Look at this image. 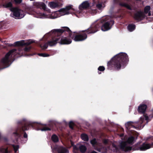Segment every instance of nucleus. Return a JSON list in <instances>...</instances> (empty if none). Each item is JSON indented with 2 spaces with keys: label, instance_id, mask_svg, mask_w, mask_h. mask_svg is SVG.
I'll use <instances>...</instances> for the list:
<instances>
[{
  "label": "nucleus",
  "instance_id": "39",
  "mask_svg": "<svg viewBox=\"0 0 153 153\" xmlns=\"http://www.w3.org/2000/svg\"><path fill=\"white\" fill-rule=\"evenodd\" d=\"M148 13V16H150L151 15V11H149Z\"/></svg>",
  "mask_w": 153,
  "mask_h": 153
},
{
  "label": "nucleus",
  "instance_id": "15",
  "mask_svg": "<svg viewBox=\"0 0 153 153\" xmlns=\"http://www.w3.org/2000/svg\"><path fill=\"white\" fill-rule=\"evenodd\" d=\"M145 16L141 10L136 11L134 15V18L136 20L141 21L145 18Z\"/></svg>",
  "mask_w": 153,
  "mask_h": 153
},
{
  "label": "nucleus",
  "instance_id": "2",
  "mask_svg": "<svg viewBox=\"0 0 153 153\" xmlns=\"http://www.w3.org/2000/svg\"><path fill=\"white\" fill-rule=\"evenodd\" d=\"M129 61L128 55L125 53H121L112 58L107 63V69L119 71L124 68Z\"/></svg>",
  "mask_w": 153,
  "mask_h": 153
},
{
  "label": "nucleus",
  "instance_id": "26",
  "mask_svg": "<svg viewBox=\"0 0 153 153\" xmlns=\"http://www.w3.org/2000/svg\"><path fill=\"white\" fill-rule=\"evenodd\" d=\"M119 5L120 6H121L126 7L129 10H131V8L130 6L129 5L126 3L123 2H120L119 3Z\"/></svg>",
  "mask_w": 153,
  "mask_h": 153
},
{
  "label": "nucleus",
  "instance_id": "22",
  "mask_svg": "<svg viewBox=\"0 0 153 153\" xmlns=\"http://www.w3.org/2000/svg\"><path fill=\"white\" fill-rule=\"evenodd\" d=\"M58 153H69L68 149L62 146L59 147L57 149Z\"/></svg>",
  "mask_w": 153,
  "mask_h": 153
},
{
  "label": "nucleus",
  "instance_id": "32",
  "mask_svg": "<svg viewBox=\"0 0 153 153\" xmlns=\"http://www.w3.org/2000/svg\"><path fill=\"white\" fill-rule=\"evenodd\" d=\"M105 70V67L103 66H100L98 68V70L100 71H103Z\"/></svg>",
  "mask_w": 153,
  "mask_h": 153
},
{
  "label": "nucleus",
  "instance_id": "41",
  "mask_svg": "<svg viewBox=\"0 0 153 153\" xmlns=\"http://www.w3.org/2000/svg\"><path fill=\"white\" fill-rule=\"evenodd\" d=\"M98 72V74H101V72Z\"/></svg>",
  "mask_w": 153,
  "mask_h": 153
},
{
  "label": "nucleus",
  "instance_id": "43",
  "mask_svg": "<svg viewBox=\"0 0 153 153\" xmlns=\"http://www.w3.org/2000/svg\"><path fill=\"white\" fill-rule=\"evenodd\" d=\"M43 15H44V13H43Z\"/></svg>",
  "mask_w": 153,
  "mask_h": 153
},
{
  "label": "nucleus",
  "instance_id": "12",
  "mask_svg": "<svg viewBox=\"0 0 153 153\" xmlns=\"http://www.w3.org/2000/svg\"><path fill=\"white\" fill-rule=\"evenodd\" d=\"M90 143L92 146L94 147V149L99 152L101 151L102 153H105L107 152V149L106 148L101 146V147H98V143L96 138H94L90 141Z\"/></svg>",
  "mask_w": 153,
  "mask_h": 153
},
{
  "label": "nucleus",
  "instance_id": "7",
  "mask_svg": "<svg viewBox=\"0 0 153 153\" xmlns=\"http://www.w3.org/2000/svg\"><path fill=\"white\" fill-rule=\"evenodd\" d=\"M19 148V146L18 145L10 144L8 146H2L0 147V153H11L13 149L15 152L16 153Z\"/></svg>",
  "mask_w": 153,
  "mask_h": 153
},
{
  "label": "nucleus",
  "instance_id": "8",
  "mask_svg": "<svg viewBox=\"0 0 153 153\" xmlns=\"http://www.w3.org/2000/svg\"><path fill=\"white\" fill-rule=\"evenodd\" d=\"M34 42L33 41L29 40L25 42L24 40H22L21 41H17L15 42L14 45L16 46H25V47L23 48V50L27 52L30 51L31 48V47H28V46Z\"/></svg>",
  "mask_w": 153,
  "mask_h": 153
},
{
  "label": "nucleus",
  "instance_id": "27",
  "mask_svg": "<svg viewBox=\"0 0 153 153\" xmlns=\"http://www.w3.org/2000/svg\"><path fill=\"white\" fill-rule=\"evenodd\" d=\"M81 137L82 140L85 141H88V137L87 135L86 134H81Z\"/></svg>",
  "mask_w": 153,
  "mask_h": 153
},
{
  "label": "nucleus",
  "instance_id": "16",
  "mask_svg": "<svg viewBox=\"0 0 153 153\" xmlns=\"http://www.w3.org/2000/svg\"><path fill=\"white\" fill-rule=\"evenodd\" d=\"M72 9V8L71 5L68 6L65 8L61 9L58 11L60 13L62 14V15L68 14L69 13L68 11Z\"/></svg>",
  "mask_w": 153,
  "mask_h": 153
},
{
  "label": "nucleus",
  "instance_id": "11",
  "mask_svg": "<svg viewBox=\"0 0 153 153\" xmlns=\"http://www.w3.org/2000/svg\"><path fill=\"white\" fill-rule=\"evenodd\" d=\"M152 146H153V143L151 144L143 143L141 145H140V143H138L134 146L133 148L135 150L138 149L140 150V151H144L150 148Z\"/></svg>",
  "mask_w": 153,
  "mask_h": 153
},
{
  "label": "nucleus",
  "instance_id": "28",
  "mask_svg": "<svg viewBox=\"0 0 153 153\" xmlns=\"http://www.w3.org/2000/svg\"><path fill=\"white\" fill-rule=\"evenodd\" d=\"M150 7L149 6H146L144 9V13H145L147 14L149 11H150Z\"/></svg>",
  "mask_w": 153,
  "mask_h": 153
},
{
  "label": "nucleus",
  "instance_id": "20",
  "mask_svg": "<svg viewBox=\"0 0 153 153\" xmlns=\"http://www.w3.org/2000/svg\"><path fill=\"white\" fill-rule=\"evenodd\" d=\"M48 5L51 8L53 9L61 7L62 4L60 2H51L49 3Z\"/></svg>",
  "mask_w": 153,
  "mask_h": 153
},
{
  "label": "nucleus",
  "instance_id": "23",
  "mask_svg": "<svg viewBox=\"0 0 153 153\" xmlns=\"http://www.w3.org/2000/svg\"><path fill=\"white\" fill-rule=\"evenodd\" d=\"M128 30L130 32H132L136 28V25L134 24H128L127 27Z\"/></svg>",
  "mask_w": 153,
  "mask_h": 153
},
{
  "label": "nucleus",
  "instance_id": "17",
  "mask_svg": "<svg viewBox=\"0 0 153 153\" xmlns=\"http://www.w3.org/2000/svg\"><path fill=\"white\" fill-rule=\"evenodd\" d=\"M33 5L37 8L43 9L44 10H46V6L43 2H34L33 3Z\"/></svg>",
  "mask_w": 153,
  "mask_h": 153
},
{
  "label": "nucleus",
  "instance_id": "37",
  "mask_svg": "<svg viewBox=\"0 0 153 153\" xmlns=\"http://www.w3.org/2000/svg\"><path fill=\"white\" fill-rule=\"evenodd\" d=\"M71 146H72L73 147V152H74V146H77L78 144H77V145H75L74 144V143L73 142H71Z\"/></svg>",
  "mask_w": 153,
  "mask_h": 153
},
{
  "label": "nucleus",
  "instance_id": "29",
  "mask_svg": "<svg viewBox=\"0 0 153 153\" xmlns=\"http://www.w3.org/2000/svg\"><path fill=\"white\" fill-rule=\"evenodd\" d=\"M38 55L40 56L43 57H48L50 56L49 54L45 53H39Z\"/></svg>",
  "mask_w": 153,
  "mask_h": 153
},
{
  "label": "nucleus",
  "instance_id": "38",
  "mask_svg": "<svg viewBox=\"0 0 153 153\" xmlns=\"http://www.w3.org/2000/svg\"><path fill=\"white\" fill-rule=\"evenodd\" d=\"M120 136L121 137H123L124 136V134L123 133H121L120 135Z\"/></svg>",
  "mask_w": 153,
  "mask_h": 153
},
{
  "label": "nucleus",
  "instance_id": "21",
  "mask_svg": "<svg viewBox=\"0 0 153 153\" xmlns=\"http://www.w3.org/2000/svg\"><path fill=\"white\" fill-rule=\"evenodd\" d=\"M89 4L87 1L83 2L79 7L80 10H82L83 9H86L89 7Z\"/></svg>",
  "mask_w": 153,
  "mask_h": 153
},
{
  "label": "nucleus",
  "instance_id": "36",
  "mask_svg": "<svg viewBox=\"0 0 153 153\" xmlns=\"http://www.w3.org/2000/svg\"><path fill=\"white\" fill-rule=\"evenodd\" d=\"M103 142L105 144H107L108 143V140L107 139H105L104 140Z\"/></svg>",
  "mask_w": 153,
  "mask_h": 153
},
{
  "label": "nucleus",
  "instance_id": "42",
  "mask_svg": "<svg viewBox=\"0 0 153 153\" xmlns=\"http://www.w3.org/2000/svg\"><path fill=\"white\" fill-rule=\"evenodd\" d=\"M1 134H0V139H1Z\"/></svg>",
  "mask_w": 153,
  "mask_h": 153
},
{
  "label": "nucleus",
  "instance_id": "19",
  "mask_svg": "<svg viewBox=\"0 0 153 153\" xmlns=\"http://www.w3.org/2000/svg\"><path fill=\"white\" fill-rule=\"evenodd\" d=\"M147 108L146 105L145 104H140L138 108V112L140 114H144Z\"/></svg>",
  "mask_w": 153,
  "mask_h": 153
},
{
  "label": "nucleus",
  "instance_id": "6",
  "mask_svg": "<svg viewBox=\"0 0 153 153\" xmlns=\"http://www.w3.org/2000/svg\"><path fill=\"white\" fill-rule=\"evenodd\" d=\"M135 139V138L133 136H131L128 138L127 142H122L120 144V149L122 150L125 152H128L131 150H136V149L135 150L134 148H133V147L138 143H140V145H142V144H141V142H138L137 144L133 146L132 147L128 146L127 145V143L129 144H133L134 143V142ZM137 150H138V149Z\"/></svg>",
  "mask_w": 153,
  "mask_h": 153
},
{
  "label": "nucleus",
  "instance_id": "31",
  "mask_svg": "<svg viewBox=\"0 0 153 153\" xmlns=\"http://www.w3.org/2000/svg\"><path fill=\"white\" fill-rule=\"evenodd\" d=\"M74 123L72 121H70L69 123V128L71 129H74Z\"/></svg>",
  "mask_w": 153,
  "mask_h": 153
},
{
  "label": "nucleus",
  "instance_id": "33",
  "mask_svg": "<svg viewBox=\"0 0 153 153\" xmlns=\"http://www.w3.org/2000/svg\"><path fill=\"white\" fill-rule=\"evenodd\" d=\"M97 7L99 10H100L102 7V3H98L96 5Z\"/></svg>",
  "mask_w": 153,
  "mask_h": 153
},
{
  "label": "nucleus",
  "instance_id": "40",
  "mask_svg": "<svg viewBox=\"0 0 153 153\" xmlns=\"http://www.w3.org/2000/svg\"><path fill=\"white\" fill-rule=\"evenodd\" d=\"M120 129H121V131H124V129H123V128H121Z\"/></svg>",
  "mask_w": 153,
  "mask_h": 153
},
{
  "label": "nucleus",
  "instance_id": "9",
  "mask_svg": "<svg viewBox=\"0 0 153 153\" xmlns=\"http://www.w3.org/2000/svg\"><path fill=\"white\" fill-rule=\"evenodd\" d=\"M142 123V121L139 122L138 121H128L125 124V126L126 129L128 131H129L131 128L138 129L141 127Z\"/></svg>",
  "mask_w": 153,
  "mask_h": 153
},
{
  "label": "nucleus",
  "instance_id": "3",
  "mask_svg": "<svg viewBox=\"0 0 153 153\" xmlns=\"http://www.w3.org/2000/svg\"><path fill=\"white\" fill-rule=\"evenodd\" d=\"M56 35H58V42L61 45H68L72 42L71 39H74L76 36L72 35L71 31L68 27H64L61 29L54 30Z\"/></svg>",
  "mask_w": 153,
  "mask_h": 153
},
{
  "label": "nucleus",
  "instance_id": "5",
  "mask_svg": "<svg viewBox=\"0 0 153 153\" xmlns=\"http://www.w3.org/2000/svg\"><path fill=\"white\" fill-rule=\"evenodd\" d=\"M16 53L19 55H20L23 53L22 50L20 49L17 51L16 49H13L10 51L5 55L4 57L2 58L0 62V69H3L1 68V65L5 67L4 68L8 67L11 63V59L13 55Z\"/></svg>",
  "mask_w": 153,
  "mask_h": 153
},
{
  "label": "nucleus",
  "instance_id": "30",
  "mask_svg": "<svg viewBox=\"0 0 153 153\" xmlns=\"http://www.w3.org/2000/svg\"><path fill=\"white\" fill-rule=\"evenodd\" d=\"M153 118V109L152 110V114L150 115L149 117H145V120H150L151 119Z\"/></svg>",
  "mask_w": 153,
  "mask_h": 153
},
{
  "label": "nucleus",
  "instance_id": "10",
  "mask_svg": "<svg viewBox=\"0 0 153 153\" xmlns=\"http://www.w3.org/2000/svg\"><path fill=\"white\" fill-rule=\"evenodd\" d=\"M97 22L101 23L102 25L100 27L102 30L103 31H106L110 30L112 26L114 23V21L112 19H110L105 22L104 23H103L101 20L98 21Z\"/></svg>",
  "mask_w": 153,
  "mask_h": 153
},
{
  "label": "nucleus",
  "instance_id": "34",
  "mask_svg": "<svg viewBox=\"0 0 153 153\" xmlns=\"http://www.w3.org/2000/svg\"><path fill=\"white\" fill-rule=\"evenodd\" d=\"M22 0H14V1L16 4H19L22 2Z\"/></svg>",
  "mask_w": 153,
  "mask_h": 153
},
{
  "label": "nucleus",
  "instance_id": "13",
  "mask_svg": "<svg viewBox=\"0 0 153 153\" xmlns=\"http://www.w3.org/2000/svg\"><path fill=\"white\" fill-rule=\"evenodd\" d=\"M12 11L13 12V15L16 19H21L25 16L24 12L19 8H13Z\"/></svg>",
  "mask_w": 153,
  "mask_h": 153
},
{
  "label": "nucleus",
  "instance_id": "4",
  "mask_svg": "<svg viewBox=\"0 0 153 153\" xmlns=\"http://www.w3.org/2000/svg\"><path fill=\"white\" fill-rule=\"evenodd\" d=\"M101 23L97 22L93 24L88 29L82 31V33L76 35L74 40L75 41H81L85 40L87 37V34H94L98 30L101 26Z\"/></svg>",
  "mask_w": 153,
  "mask_h": 153
},
{
  "label": "nucleus",
  "instance_id": "1",
  "mask_svg": "<svg viewBox=\"0 0 153 153\" xmlns=\"http://www.w3.org/2000/svg\"><path fill=\"white\" fill-rule=\"evenodd\" d=\"M43 125L40 123L36 122H33L25 120H24L19 122V126L17 128L16 131L13 133L15 135L17 141L19 139H21L22 135L23 133V137L26 138L27 136L26 133L25 131L28 130L29 128L31 127L32 128L37 130H41L42 131H50V128L47 126H45L41 128Z\"/></svg>",
  "mask_w": 153,
  "mask_h": 153
},
{
  "label": "nucleus",
  "instance_id": "24",
  "mask_svg": "<svg viewBox=\"0 0 153 153\" xmlns=\"http://www.w3.org/2000/svg\"><path fill=\"white\" fill-rule=\"evenodd\" d=\"M3 7L4 8H11L13 7V4L11 1H10L8 2H5L3 5Z\"/></svg>",
  "mask_w": 153,
  "mask_h": 153
},
{
  "label": "nucleus",
  "instance_id": "18",
  "mask_svg": "<svg viewBox=\"0 0 153 153\" xmlns=\"http://www.w3.org/2000/svg\"><path fill=\"white\" fill-rule=\"evenodd\" d=\"M52 39L51 41H49L47 42L48 44L50 46H52L56 45L59 41L58 35Z\"/></svg>",
  "mask_w": 153,
  "mask_h": 153
},
{
  "label": "nucleus",
  "instance_id": "25",
  "mask_svg": "<svg viewBox=\"0 0 153 153\" xmlns=\"http://www.w3.org/2000/svg\"><path fill=\"white\" fill-rule=\"evenodd\" d=\"M51 140L54 143H56L59 141V138L55 134H53L51 137Z\"/></svg>",
  "mask_w": 153,
  "mask_h": 153
},
{
  "label": "nucleus",
  "instance_id": "35",
  "mask_svg": "<svg viewBox=\"0 0 153 153\" xmlns=\"http://www.w3.org/2000/svg\"><path fill=\"white\" fill-rule=\"evenodd\" d=\"M48 45V44L47 43L45 44L42 47L43 48V49H46L47 48Z\"/></svg>",
  "mask_w": 153,
  "mask_h": 153
},
{
  "label": "nucleus",
  "instance_id": "44",
  "mask_svg": "<svg viewBox=\"0 0 153 153\" xmlns=\"http://www.w3.org/2000/svg\"><path fill=\"white\" fill-rule=\"evenodd\" d=\"M137 137H136V139H137Z\"/></svg>",
  "mask_w": 153,
  "mask_h": 153
},
{
  "label": "nucleus",
  "instance_id": "14",
  "mask_svg": "<svg viewBox=\"0 0 153 153\" xmlns=\"http://www.w3.org/2000/svg\"><path fill=\"white\" fill-rule=\"evenodd\" d=\"M85 146L83 145H79L74 146V153H79V151L82 153H85L87 150Z\"/></svg>",
  "mask_w": 153,
  "mask_h": 153
}]
</instances>
